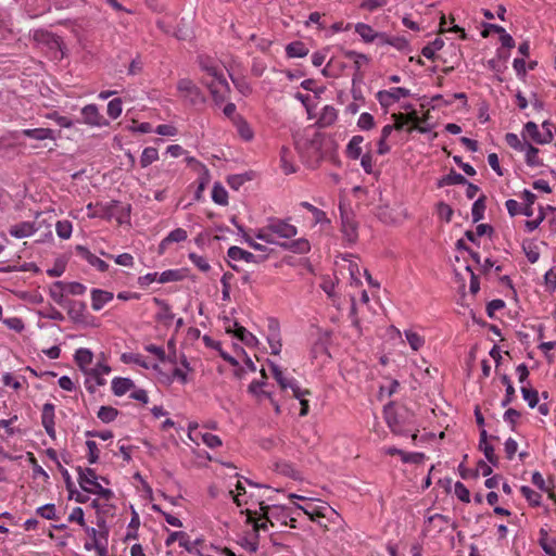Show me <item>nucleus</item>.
Segmentation results:
<instances>
[{
	"label": "nucleus",
	"instance_id": "cd10ccee",
	"mask_svg": "<svg viewBox=\"0 0 556 556\" xmlns=\"http://www.w3.org/2000/svg\"><path fill=\"white\" fill-rule=\"evenodd\" d=\"M74 358L77 366L86 371L87 366L92 363L93 354L90 350L80 348L75 352Z\"/></svg>",
	"mask_w": 556,
	"mask_h": 556
},
{
	"label": "nucleus",
	"instance_id": "a18cd8bd",
	"mask_svg": "<svg viewBox=\"0 0 556 556\" xmlns=\"http://www.w3.org/2000/svg\"><path fill=\"white\" fill-rule=\"evenodd\" d=\"M521 494L526 497V500L529 502V504L533 507H538L541 505V494L533 491L530 486L522 485L520 488Z\"/></svg>",
	"mask_w": 556,
	"mask_h": 556
},
{
	"label": "nucleus",
	"instance_id": "72a5a7b5",
	"mask_svg": "<svg viewBox=\"0 0 556 556\" xmlns=\"http://www.w3.org/2000/svg\"><path fill=\"white\" fill-rule=\"evenodd\" d=\"M379 40L382 45H390L397 50H404L408 46V41L404 37H390L386 33H380Z\"/></svg>",
	"mask_w": 556,
	"mask_h": 556
},
{
	"label": "nucleus",
	"instance_id": "2eb2a0df",
	"mask_svg": "<svg viewBox=\"0 0 556 556\" xmlns=\"http://www.w3.org/2000/svg\"><path fill=\"white\" fill-rule=\"evenodd\" d=\"M38 230L35 223L22 222L10 227L9 233L17 239L30 237Z\"/></svg>",
	"mask_w": 556,
	"mask_h": 556
},
{
	"label": "nucleus",
	"instance_id": "79ce46f5",
	"mask_svg": "<svg viewBox=\"0 0 556 556\" xmlns=\"http://www.w3.org/2000/svg\"><path fill=\"white\" fill-rule=\"evenodd\" d=\"M301 206L308 210L312 213L315 224L329 223L326 213L319 210L318 207L314 206L313 204L304 201L301 202Z\"/></svg>",
	"mask_w": 556,
	"mask_h": 556
},
{
	"label": "nucleus",
	"instance_id": "6ab92c4d",
	"mask_svg": "<svg viewBox=\"0 0 556 556\" xmlns=\"http://www.w3.org/2000/svg\"><path fill=\"white\" fill-rule=\"evenodd\" d=\"M21 134L27 138H30L34 140H39V141H42L46 139H50V140L54 141L56 139L54 130L51 128H27V129H23L21 131Z\"/></svg>",
	"mask_w": 556,
	"mask_h": 556
},
{
	"label": "nucleus",
	"instance_id": "4468645a",
	"mask_svg": "<svg viewBox=\"0 0 556 556\" xmlns=\"http://www.w3.org/2000/svg\"><path fill=\"white\" fill-rule=\"evenodd\" d=\"M64 307L67 309L68 317L74 323L85 321L86 304L84 302L67 300Z\"/></svg>",
	"mask_w": 556,
	"mask_h": 556
},
{
	"label": "nucleus",
	"instance_id": "e2e57ef3",
	"mask_svg": "<svg viewBox=\"0 0 556 556\" xmlns=\"http://www.w3.org/2000/svg\"><path fill=\"white\" fill-rule=\"evenodd\" d=\"M233 278V275L229 271L225 273L220 279L223 286V301L230 300V280Z\"/></svg>",
	"mask_w": 556,
	"mask_h": 556
},
{
	"label": "nucleus",
	"instance_id": "f3484780",
	"mask_svg": "<svg viewBox=\"0 0 556 556\" xmlns=\"http://www.w3.org/2000/svg\"><path fill=\"white\" fill-rule=\"evenodd\" d=\"M341 231L343 233V237L346 239L349 243H355L358 238L356 223L349 215H341Z\"/></svg>",
	"mask_w": 556,
	"mask_h": 556
},
{
	"label": "nucleus",
	"instance_id": "c85d7f7f",
	"mask_svg": "<svg viewBox=\"0 0 556 556\" xmlns=\"http://www.w3.org/2000/svg\"><path fill=\"white\" fill-rule=\"evenodd\" d=\"M286 54L288 58H304L308 54V49L302 41H293L287 45Z\"/></svg>",
	"mask_w": 556,
	"mask_h": 556
},
{
	"label": "nucleus",
	"instance_id": "4d7b16f0",
	"mask_svg": "<svg viewBox=\"0 0 556 556\" xmlns=\"http://www.w3.org/2000/svg\"><path fill=\"white\" fill-rule=\"evenodd\" d=\"M37 515L47 519L54 520L56 519L55 506L54 504H46L36 509Z\"/></svg>",
	"mask_w": 556,
	"mask_h": 556
},
{
	"label": "nucleus",
	"instance_id": "3c124183",
	"mask_svg": "<svg viewBox=\"0 0 556 556\" xmlns=\"http://www.w3.org/2000/svg\"><path fill=\"white\" fill-rule=\"evenodd\" d=\"M121 359L125 363V364H137L139 365L140 367L142 368H146L148 369L149 368V364L142 358V356L140 354H136V353H124L122 354V357Z\"/></svg>",
	"mask_w": 556,
	"mask_h": 556
},
{
	"label": "nucleus",
	"instance_id": "f704fd0d",
	"mask_svg": "<svg viewBox=\"0 0 556 556\" xmlns=\"http://www.w3.org/2000/svg\"><path fill=\"white\" fill-rule=\"evenodd\" d=\"M201 68L206 72V77H204L203 79L215 81L226 79L223 71L216 65H213L207 62H201Z\"/></svg>",
	"mask_w": 556,
	"mask_h": 556
},
{
	"label": "nucleus",
	"instance_id": "ea45409f",
	"mask_svg": "<svg viewBox=\"0 0 556 556\" xmlns=\"http://www.w3.org/2000/svg\"><path fill=\"white\" fill-rule=\"evenodd\" d=\"M159 159V151L156 148L148 147L142 151L140 157V165L142 168L148 167Z\"/></svg>",
	"mask_w": 556,
	"mask_h": 556
},
{
	"label": "nucleus",
	"instance_id": "864d4df0",
	"mask_svg": "<svg viewBox=\"0 0 556 556\" xmlns=\"http://www.w3.org/2000/svg\"><path fill=\"white\" fill-rule=\"evenodd\" d=\"M72 223L70 220H59L55 230L61 239H68L72 235Z\"/></svg>",
	"mask_w": 556,
	"mask_h": 556
},
{
	"label": "nucleus",
	"instance_id": "69168bd1",
	"mask_svg": "<svg viewBox=\"0 0 556 556\" xmlns=\"http://www.w3.org/2000/svg\"><path fill=\"white\" fill-rule=\"evenodd\" d=\"M189 258L201 271L206 273L210 270L211 266L205 257L195 253H190Z\"/></svg>",
	"mask_w": 556,
	"mask_h": 556
},
{
	"label": "nucleus",
	"instance_id": "de8ad7c7",
	"mask_svg": "<svg viewBox=\"0 0 556 556\" xmlns=\"http://www.w3.org/2000/svg\"><path fill=\"white\" fill-rule=\"evenodd\" d=\"M251 176L248 173L244 174H236L230 175L227 178V184L233 190H239V188L247 181L251 180Z\"/></svg>",
	"mask_w": 556,
	"mask_h": 556
},
{
	"label": "nucleus",
	"instance_id": "13d9d810",
	"mask_svg": "<svg viewBox=\"0 0 556 556\" xmlns=\"http://www.w3.org/2000/svg\"><path fill=\"white\" fill-rule=\"evenodd\" d=\"M122 100L119 98H115L111 100L108 104V115L112 119H116L122 114Z\"/></svg>",
	"mask_w": 556,
	"mask_h": 556
},
{
	"label": "nucleus",
	"instance_id": "4be33fe9",
	"mask_svg": "<svg viewBox=\"0 0 556 556\" xmlns=\"http://www.w3.org/2000/svg\"><path fill=\"white\" fill-rule=\"evenodd\" d=\"M227 255L229 258L233 260V261H245L247 263H256L257 262V257L249 252V251H245L239 247H230L227 251Z\"/></svg>",
	"mask_w": 556,
	"mask_h": 556
},
{
	"label": "nucleus",
	"instance_id": "37998d69",
	"mask_svg": "<svg viewBox=\"0 0 556 556\" xmlns=\"http://www.w3.org/2000/svg\"><path fill=\"white\" fill-rule=\"evenodd\" d=\"M34 39L39 42H46L48 45L60 46V38L52 33L46 30H36L34 33Z\"/></svg>",
	"mask_w": 556,
	"mask_h": 556
},
{
	"label": "nucleus",
	"instance_id": "473e14b6",
	"mask_svg": "<svg viewBox=\"0 0 556 556\" xmlns=\"http://www.w3.org/2000/svg\"><path fill=\"white\" fill-rule=\"evenodd\" d=\"M522 250L528 258V261L532 264L538 262L540 257V251L536 242L532 239L525 240L522 242Z\"/></svg>",
	"mask_w": 556,
	"mask_h": 556
},
{
	"label": "nucleus",
	"instance_id": "39448f33",
	"mask_svg": "<svg viewBox=\"0 0 556 556\" xmlns=\"http://www.w3.org/2000/svg\"><path fill=\"white\" fill-rule=\"evenodd\" d=\"M202 83L208 88L216 104L223 103L230 92V86L226 79L218 81L202 79Z\"/></svg>",
	"mask_w": 556,
	"mask_h": 556
},
{
	"label": "nucleus",
	"instance_id": "9d476101",
	"mask_svg": "<svg viewBox=\"0 0 556 556\" xmlns=\"http://www.w3.org/2000/svg\"><path fill=\"white\" fill-rule=\"evenodd\" d=\"M529 136L538 144H546L553 140V132H540L538 125L534 122H528L523 127V136Z\"/></svg>",
	"mask_w": 556,
	"mask_h": 556
},
{
	"label": "nucleus",
	"instance_id": "6e6d98bb",
	"mask_svg": "<svg viewBox=\"0 0 556 556\" xmlns=\"http://www.w3.org/2000/svg\"><path fill=\"white\" fill-rule=\"evenodd\" d=\"M479 450L481 452H483L485 458L488 459V462L490 464H492L495 467L498 466L500 459H498V457L495 454V450H494L493 445H491L489 443L488 444H483V445H479Z\"/></svg>",
	"mask_w": 556,
	"mask_h": 556
},
{
	"label": "nucleus",
	"instance_id": "dca6fc26",
	"mask_svg": "<svg viewBox=\"0 0 556 556\" xmlns=\"http://www.w3.org/2000/svg\"><path fill=\"white\" fill-rule=\"evenodd\" d=\"M77 253L84 257L91 266L96 267L99 271L104 273L109 268V264L103 260L99 258L97 255L92 254L86 247L77 245Z\"/></svg>",
	"mask_w": 556,
	"mask_h": 556
},
{
	"label": "nucleus",
	"instance_id": "5fc2aeb1",
	"mask_svg": "<svg viewBox=\"0 0 556 556\" xmlns=\"http://www.w3.org/2000/svg\"><path fill=\"white\" fill-rule=\"evenodd\" d=\"M405 337H406L408 344L410 345V348L414 351L419 350L425 343L424 338L420 337L417 332H414L412 330L405 331Z\"/></svg>",
	"mask_w": 556,
	"mask_h": 556
},
{
	"label": "nucleus",
	"instance_id": "aec40b11",
	"mask_svg": "<svg viewBox=\"0 0 556 556\" xmlns=\"http://www.w3.org/2000/svg\"><path fill=\"white\" fill-rule=\"evenodd\" d=\"M153 302L160 307V312L155 315V320L169 325L174 319L175 315L170 311L169 304L160 298H153Z\"/></svg>",
	"mask_w": 556,
	"mask_h": 556
},
{
	"label": "nucleus",
	"instance_id": "412c9836",
	"mask_svg": "<svg viewBox=\"0 0 556 556\" xmlns=\"http://www.w3.org/2000/svg\"><path fill=\"white\" fill-rule=\"evenodd\" d=\"M386 453L388 455H400L403 463H412V464H419L425 459L424 453H407L403 450L396 448V447H388L386 450Z\"/></svg>",
	"mask_w": 556,
	"mask_h": 556
},
{
	"label": "nucleus",
	"instance_id": "09e8293b",
	"mask_svg": "<svg viewBox=\"0 0 556 556\" xmlns=\"http://www.w3.org/2000/svg\"><path fill=\"white\" fill-rule=\"evenodd\" d=\"M237 128L240 137L243 140L250 141L253 139L254 132L252 128L241 116L238 117Z\"/></svg>",
	"mask_w": 556,
	"mask_h": 556
},
{
	"label": "nucleus",
	"instance_id": "f03ea898",
	"mask_svg": "<svg viewBox=\"0 0 556 556\" xmlns=\"http://www.w3.org/2000/svg\"><path fill=\"white\" fill-rule=\"evenodd\" d=\"M76 470L78 472V483L85 492L97 494L104 500L113 497L112 490L105 489L98 483V476L94 469L78 466Z\"/></svg>",
	"mask_w": 556,
	"mask_h": 556
},
{
	"label": "nucleus",
	"instance_id": "c03bdc74",
	"mask_svg": "<svg viewBox=\"0 0 556 556\" xmlns=\"http://www.w3.org/2000/svg\"><path fill=\"white\" fill-rule=\"evenodd\" d=\"M118 415V410L112 406H101L98 410V418L105 424L112 422Z\"/></svg>",
	"mask_w": 556,
	"mask_h": 556
},
{
	"label": "nucleus",
	"instance_id": "f8f14e48",
	"mask_svg": "<svg viewBox=\"0 0 556 556\" xmlns=\"http://www.w3.org/2000/svg\"><path fill=\"white\" fill-rule=\"evenodd\" d=\"M175 541H179V545L182 546L188 553L202 556L199 549H194L193 544L189 540V535L184 531L172 532L165 540V545L170 546Z\"/></svg>",
	"mask_w": 556,
	"mask_h": 556
},
{
	"label": "nucleus",
	"instance_id": "8fccbe9b",
	"mask_svg": "<svg viewBox=\"0 0 556 556\" xmlns=\"http://www.w3.org/2000/svg\"><path fill=\"white\" fill-rule=\"evenodd\" d=\"M521 394L529 407L534 408L539 404V393L532 388L521 387Z\"/></svg>",
	"mask_w": 556,
	"mask_h": 556
},
{
	"label": "nucleus",
	"instance_id": "20e7f679",
	"mask_svg": "<svg viewBox=\"0 0 556 556\" xmlns=\"http://www.w3.org/2000/svg\"><path fill=\"white\" fill-rule=\"evenodd\" d=\"M410 96V91L403 87H394L390 90H380L377 92L376 97L379 104L388 109L395 102H397L401 98H406Z\"/></svg>",
	"mask_w": 556,
	"mask_h": 556
},
{
	"label": "nucleus",
	"instance_id": "7ed1b4c3",
	"mask_svg": "<svg viewBox=\"0 0 556 556\" xmlns=\"http://www.w3.org/2000/svg\"><path fill=\"white\" fill-rule=\"evenodd\" d=\"M268 366L271 369L275 380L278 382V384L280 386V388L282 390L290 388L292 390L293 396L295 399H300L301 396L309 394L308 390H301V388L298 386V383L294 380H288L287 378H285L281 369L279 368V366L277 364H275L271 361H268Z\"/></svg>",
	"mask_w": 556,
	"mask_h": 556
},
{
	"label": "nucleus",
	"instance_id": "6e6552de",
	"mask_svg": "<svg viewBox=\"0 0 556 556\" xmlns=\"http://www.w3.org/2000/svg\"><path fill=\"white\" fill-rule=\"evenodd\" d=\"M55 406L52 403H46L42 406L41 410V425L45 428L47 434L52 439L55 440L56 433H55Z\"/></svg>",
	"mask_w": 556,
	"mask_h": 556
},
{
	"label": "nucleus",
	"instance_id": "052dcab7",
	"mask_svg": "<svg viewBox=\"0 0 556 556\" xmlns=\"http://www.w3.org/2000/svg\"><path fill=\"white\" fill-rule=\"evenodd\" d=\"M357 126L364 130H369V129L374 128V126H375L374 116L370 113H366V112L362 113L358 117Z\"/></svg>",
	"mask_w": 556,
	"mask_h": 556
},
{
	"label": "nucleus",
	"instance_id": "c756f323",
	"mask_svg": "<svg viewBox=\"0 0 556 556\" xmlns=\"http://www.w3.org/2000/svg\"><path fill=\"white\" fill-rule=\"evenodd\" d=\"M539 545L547 556H556V546L553 543V539H548V532L544 528L540 529Z\"/></svg>",
	"mask_w": 556,
	"mask_h": 556
},
{
	"label": "nucleus",
	"instance_id": "bb28decb",
	"mask_svg": "<svg viewBox=\"0 0 556 556\" xmlns=\"http://www.w3.org/2000/svg\"><path fill=\"white\" fill-rule=\"evenodd\" d=\"M364 138L359 135L353 136L346 146V155L352 160H358L362 156V147Z\"/></svg>",
	"mask_w": 556,
	"mask_h": 556
},
{
	"label": "nucleus",
	"instance_id": "49530a36",
	"mask_svg": "<svg viewBox=\"0 0 556 556\" xmlns=\"http://www.w3.org/2000/svg\"><path fill=\"white\" fill-rule=\"evenodd\" d=\"M184 278H185V276L182 275L181 270L168 269V270L163 271L159 276L157 281L160 283H166V282H170V281H180Z\"/></svg>",
	"mask_w": 556,
	"mask_h": 556
},
{
	"label": "nucleus",
	"instance_id": "ddd939ff",
	"mask_svg": "<svg viewBox=\"0 0 556 556\" xmlns=\"http://www.w3.org/2000/svg\"><path fill=\"white\" fill-rule=\"evenodd\" d=\"M300 508L303 509L312 521H317L319 518H329L328 513L338 516L337 511L326 504L323 506L309 504L307 507L300 506Z\"/></svg>",
	"mask_w": 556,
	"mask_h": 556
},
{
	"label": "nucleus",
	"instance_id": "c9c22d12",
	"mask_svg": "<svg viewBox=\"0 0 556 556\" xmlns=\"http://www.w3.org/2000/svg\"><path fill=\"white\" fill-rule=\"evenodd\" d=\"M526 163L529 166H542L543 161L539 157L540 150L531 143L526 142Z\"/></svg>",
	"mask_w": 556,
	"mask_h": 556
},
{
	"label": "nucleus",
	"instance_id": "2f4dec72",
	"mask_svg": "<svg viewBox=\"0 0 556 556\" xmlns=\"http://www.w3.org/2000/svg\"><path fill=\"white\" fill-rule=\"evenodd\" d=\"M355 31L363 38L365 42H372L375 39H379L380 35V33H376L370 25L365 23L356 24Z\"/></svg>",
	"mask_w": 556,
	"mask_h": 556
},
{
	"label": "nucleus",
	"instance_id": "4c0bfd02",
	"mask_svg": "<svg viewBox=\"0 0 556 556\" xmlns=\"http://www.w3.org/2000/svg\"><path fill=\"white\" fill-rule=\"evenodd\" d=\"M65 283L63 281H55L50 288L51 299L59 305L64 306L66 301L64 300Z\"/></svg>",
	"mask_w": 556,
	"mask_h": 556
},
{
	"label": "nucleus",
	"instance_id": "1a4fd4ad",
	"mask_svg": "<svg viewBox=\"0 0 556 556\" xmlns=\"http://www.w3.org/2000/svg\"><path fill=\"white\" fill-rule=\"evenodd\" d=\"M268 229L280 238L290 239L298 233L296 227L281 219H273L268 224Z\"/></svg>",
	"mask_w": 556,
	"mask_h": 556
},
{
	"label": "nucleus",
	"instance_id": "680f3d73",
	"mask_svg": "<svg viewBox=\"0 0 556 556\" xmlns=\"http://www.w3.org/2000/svg\"><path fill=\"white\" fill-rule=\"evenodd\" d=\"M505 141L510 148L517 151H523L526 149V143H522L518 136L514 132H507L505 135Z\"/></svg>",
	"mask_w": 556,
	"mask_h": 556
},
{
	"label": "nucleus",
	"instance_id": "603ef678",
	"mask_svg": "<svg viewBox=\"0 0 556 556\" xmlns=\"http://www.w3.org/2000/svg\"><path fill=\"white\" fill-rule=\"evenodd\" d=\"M187 238L188 233L184 228H176L165 237V242H168L169 244L175 242L178 243L187 240Z\"/></svg>",
	"mask_w": 556,
	"mask_h": 556
},
{
	"label": "nucleus",
	"instance_id": "5701e85b",
	"mask_svg": "<svg viewBox=\"0 0 556 556\" xmlns=\"http://www.w3.org/2000/svg\"><path fill=\"white\" fill-rule=\"evenodd\" d=\"M135 387V383L129 378L116 377L112 380V391L116 396H122L130 389Z\"/></svg>",
	"mask_w": 556,
	"mask_h": 556
},
{
	"label": "nucleus",
	"instance_id": "e433bc0d",
	"mask_svg": "<svg viewBox=\"0 0 556 556\" xmlns=\"http://www.w3.org/2000/svg\"><path fill=\"white\" fill-rule=\"evenodd\" d=\"M486 197L480 195L473 203L471 208L472 222L478 223L484 217Z\"/></svg>",
	"mask_w": 556,
	"mask_h": 556
},
{
	"label": "nucleus",
	"instance_id": "0eeeda50",
	"mask_svg": "<svg viewBox=\"0 0 556 556\" xmlns=\"http://www.w3.org/2000/svg\"><path fill=\"white\" fill-rule=\"evenodd\" d=\"M97 211L89 214L90 217H100L104 219L115 218L119 224L124 223V216L117 215L118 201H111L106 204L97 203Z\"/></svg>",
	"mask_w": 556,
	"mask_h": 556
},
{
	"label": "nucleus",
	"instance_id": "338daca9",
	"mask_svg": "<svg viewBox=\"0 0 556 556\" xmlns=\"http://www.w3.org/2000/svg\"><path fill=\"white\" fill-rule=\"evenodd\" d=\"M455 495L457 498L464 503L470 502V493L469 490L466 488V485L462 482L455 483Z\"/></svg>",
	"mask_w": 556,
	"mask_h": 556
},
{
	"label": "nucleus",
	"instance_id": "bf43d9fd",
	"mask_svg": "<svg viewBox=\"0 0 556 556\" xmlns=\"http://www.w3.org/2000/svg\"><path fill=\"white\" fill-rule=\"evenodd\" d=\"M255 237L266 243L280 245V243L274 238V232H270L268 229V225L258 229Z\"/></svg>",
	"mask_w": 556,
	"mask_h": 556
},
{
	"label": "nucleus",
	"instance_id": "774afa93",
	"mask_svg": "<svg viewBox=\"0 0 556 556\" xmlns=\"http://www.w3.org/2000/svg\"><path fill=\"white\" fill-rule=\"evenodd\" d=\"M544 280L547 290L554 291L556 289V268H551L544 275Z\"/></svg>",
	"mask_w": 556,
	"mask_h": 556
},
{
	"label": "nucleus",
	"instance_id": "58836bf2",
	"mask_svg": "<svg viewBox=\"0 0 556 556\" xmlns=\"http://www.w3.org/2000/svg\"><path fill=\"white\" fill-rule=\"evenodd\" d=\"M443 46L444 41L441 38H435L432 42L422 48L421 54L429 60H433L435 58V51L441 50Z\"/></svg>",
	"mask_w": 556,
	"mask_h": 556
},
{
	"label": "nucleus",
	"instance_id": "9b49d317",
	"mask_svg": "<svg viewBox=\"0 0 556 556\" xmlns=\"http://www.w3.org/2000/svg\"><path fill=\"white\" fill-rule=\"evenodd\" d=\"M83 122L90 126H103L106 125V121L100 114L96 104H88L81 109Z\"/></svg>",
	"mask_w": 556,
	"mask_h": 556
},
{
	"label": "nucleus",
	"instance_id": "a878e982",
	"mask_svg": "<svg viewBox=\"0 0 556 556\" xmlns=\"http://www.w3.org/2000/svg\"><path fill=\"white\" fill-rule=\"evenodd\" d=\"M337 110L331 105H326L321 111L317 125L319 127H329L337 121Z\"/></svg>",
	"mask_w": 556,
	"mask_h": 556
},
{
	"label": "nucleus",
	"instance_id": "7c9ffc66",
	"mask_svg": "<svg viewBox=\"0 0 556 556\" xmlns=\"http://www.w3.org/2000/svg\"><path fill=\"white\" fill-rule=\"evenodd\" d=\"M235 337L239 339L241 342H243L245 345L252 346L257 343L256 337L250 331H248L243 326L235 321Z\"/></svg>",
	"mask_w": 556,
	"mask_h": 556
},
{
	"label": "nucleus",
	"instance_id": "423d86ee",
	"mask_svg": "<svg viewBox=\"0 0 556 556\" xmlns=\"http://www.w3.org/2000/svg\"><path fill=\"white\" fill-rule=\"evenodd\" d=\"M177 89L182 92L187 99H189L191 104L203 103L205 101L201 90L191 79H180L177 84Z\"/></svg>",
	"mask_w": 556,
	"mask_h": 556
},
{
	"label": "nucleus",
	"instance_id": "f257e3e1",
	"mask_svg": "<svg viewBox=\"0 0 556 556\" xmlns=\"http://www.w3.org/2000/svg\"><path fill=\"white\" fill-rule=\"evenodd\" d=\"M384 417L388 427L395 434H406L412 430L413 414L406 408L395 409L389 404L384 407Z\"/></svg>",
	"mask_w": 556,
	"mask_h": 556
},
{
	"label": "nucleus",
	"instance_id": "b1692460",
	"mask_svg": "<svg viewBox=\"0 0 556 556\" xmlns=\"http://www.w3.org/2000/svg\"><path fill=\"white\" fill-rule=\"evenodd\" d=\"M269 328L273 331L270 336L268 337V344L271 350V354L278 355L281 351V341L279 339V334L277 332L278 330V323L275 319L269 320Z\"/></svg>",
	"mask_w": 556,
	"mask_h": 556
},
{
	"label": "nucleus",
	"instance_id": "0e129e2a",
	"mask_svg": "<svg viewBox=\"0 0 556 556\" xmlns=\"http://www.w3.org/2000/svg\"><path fill=\"white\" fill-rule=\"evenodd\" d=\"M86 446L88 448V463L93 465L99 460V448L94 441L88 440L86 441Z\"/></svg>",
	"mask_w": 556,
	"mask_h": 556
},
{
	"label": "nucleus",
	"instance_id": "a211bd4d",
	"mask_svg": "<svg viewBox=\"0 0 556 556\" xmlns=\"http://www.w3.org/2000/svg\"><path fill=\"white\" fill-rule=\"evenodd\" d=\"M114 295L110 291L101 289L91 290V306L93 311H100L106 303L113 300Z\"/></svg>",
	"mask_w": 556,
	"mask_h": 556
},
{
	"label": "nucleus",
	"instance_id": "a19ab883",
	"mask_svg": "<svg viewBox=\"0 0 556 556\" xmlns=\"http://www.w3.org/2000/svg\"><path fill=\"white\" fill-rule=\"evenodd\" d=\"M212 199L216 204H219V205L228 204V193H227L226 189L219 182H216L213 186Z\"/></svg>",
	"mask_w": 556,
	"mask_h": 556
},
{
	"label": "nucleus",
	"instance_id": "393cba45",
	"mask_svg": "<svg viewBox=\"0 0 556 556\" xmlns=\"http://www.w3.org/2000/svg\"><path fill=\"white\" fill-rule=\"evenodd\" d=\"M280 247L286 250H290L294 253H300V254L307 253L311 250V244H309L308 240H306L304 238L293 240L290 242H282V243H280Z\"/></svg>",
	"mask_w": 556,
	"mask_h": 556
}]
</instances>
